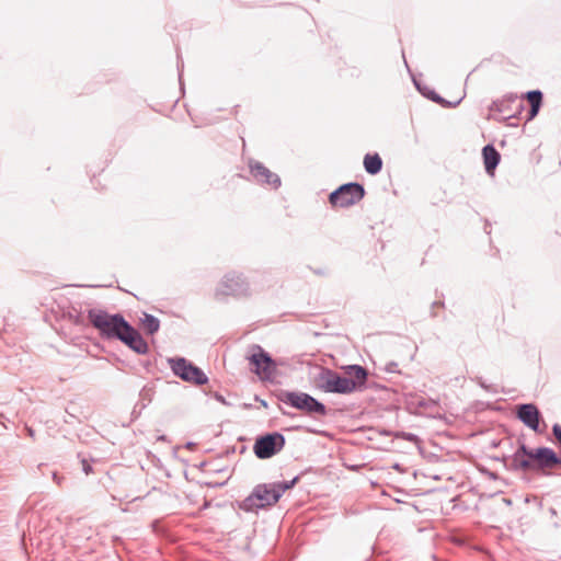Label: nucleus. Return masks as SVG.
Segmentation results:
<instances>
[{"label":"nucleus","mask_w":561,"mask_h":561,"mask_svg":"<svg viewBox=\"0 0 561 561\" xmlns=\"http://www.w3.org/2000/svg\"><path fill=\"white\" fill-rule=\"evenodd\" d=\"M345 376L329 368L321 367L314 377L317 389L325 393L350 394L367 388L368 370L362 365L343 367Z\"/></svg>","instance_id":"obj_1"},{"label":"nucleus","mask_w":561,"mask_h":561,"mask_svg":"<svg viewBox=\"0 0 561 561\" xmlns=\"http://www.w3.org/2000/svg\"><path fill=\"white\" fill-rule=\"evenodd\" d=\"M557 453L550 447L531 449L522 443L515 453L504 458L510 471H540L554 468Z\"/></svg>","instance_id":"obj_2"},{"label":"nucleus","mask_w":561,"mask_h":561,"mask_svg":"<svg viewBox=\"0 0 561 561\" xmlns=\"http://www.w3.org/2000/svg\"><path fill=\"white\" fill-rule=\"evenodd\" d=\"M88 320L100 335L106 340H119L129 322L121 313L110 314L103 309L88 310Z\"/></svg>","instance_id":"obj_3"},{"label":"nucleus","mask_w":561,"mask_h":561,"mask_svg":"<svg viewBox=\"0 0 561 561\" xmlns=\"http://www.w3.org/2000/svg\"><path fill=\"white\" fill-rule=\"evenodd\" d=\"M250 350L251 353L248 356V360L251 365V370L260 380L273 382L278 376V366H284L285 360L274 359L271 354L259 344H253Z\"/></svg>","instance_id":"obj_4"},{"label":"nucleus","mask_w":561,"mask_h":561,"mask_svg":"<svg viewBox=\"0 0 561 561\" xmlns=\"http://www.w3.org/2000/svg\"><path fill=\"white\" fill-rule=\"evenodd\" d=\"M276 398L278 401L309 415L325 416L329 412L325 404L307 392L280 390L276 393Z\"/></svg>","instance_id":"obj_5"},{"label":"nucleus","mask_w":561,"mask_h":561,"mask_svg":"<svg viewBox=\"0 0 561 561\" xmlns=\"http://www.w3.org/2000/svg\"><path fill=\"white\" fill-rule=\"evenodd\" d=\"M276 489L274 483H261L254 486L252 492L238 503L239 508L244 512H256L275 505L279 499L274 496Z\"/></svg>","instance_id":"obj_6"},{"label":"nucleus","mask_w":561,"mask_h":561,"mask_svg":"<svg viewBox=\"0 0 561 561\" xmlns=\"http://www.w3.org/2000/svg\"><path fill=\"white\" fill-rule=\"evenodd\" d=\"M168 364L172 373L185 382L203 386L208 382L206 374L185 357H170Z\"/></svg>","instance_id":"obj_7"},{"label":"nucleus","mask_w":561,"mask_h":561,"mask_svg":"<svg viewBox=\"0 0 561 561\" xmlns=\"http://www.w3.org/2000/svg\"><path fill=\"white\" fill-rule=\"evenodd\" d=\"M365 196L364 185L357 182L342 184L329 195L332 206L346 208L360 202Z\"/></svg>","instance_id":"obj_8"},{"label":"nucleus","mask_w":561,"mask_h":561,"mask_svg":"<svg viewBox=\"0 0 561 561\" xmlns=\"http://www.w3.org/2000/svg\"><path fill=\"white\" fill-rule=\"evenodd\" d=\"M249 283L242 276L234 272L226 274L220 283L217 285L215 290V298L221 300L226 296H248L249 295Z\"/></svg>","instance_id":"obj_9"},{"label":"nucleus","mask_w":561,"mask_h":561,"mask_svg":"<svg viewBox=\"0 0 561 561\" xmlns=\"http://www.w3.org/2000/svg\"><path fill=\"white\" fill-rule=\"evenodd\" d=\"M286 439L282 433L272 432L256 437L253 451L259 459H268L279 453L285 446Z\"/></svg>","instance_id":"obj_10"},{"label":"nucleus","mask_w":561,"mask_h":561,"mask_svg":"<svg viewBox=\"0 0 561 561\" xmlns=\"http://www.w3.org/2000/svg\"><path fill=\"white\" fill-rule=\"evenodd\" d=\"M248 165L250 173L256 183L271 186L274 190H277L280 186V178L266 168L262 162L250 159Z\"/></svg>","instance_id":"obj_11"},{"label":"nucleus","mask_w":561,"mask_h":561,"mask_svg":"<svg viewBox=\"0 0 561 561\" xmlns=\"http://www.w3.org/2000/svg\"><path fill=\"white\" fill-rule=\"evenodd\" d=\"M139 355H145L149 351L148 343L141 334L129 323L123 335L118 340Z\"/></svg>","instance_id":"obj_12"},{"label":"nucleus","mask_w":561,"mask_h":561,"mask_svg":"<svg viewBox=\"0 0 561 561\" xmlns=\"http://www.w3.org/2000/svg\"><path fill=\"white\" fill-rule=\"evenodd\" d=\"M516 416L527 427L535 432H539L541 414L534 403L519 404L517 407Z\"/></svg>","instance_id":"obj_13"},{"label":"nucleus","mask_w":561,"mask_h":561,"mask_svg":"<svg viewBox=\"0 0 561 561\" xmlns=\"http://www.w3.org/2000/svg\"><path fill=\"white\" fill-rule=\"evenodd\" d=\"M482 157L485 171L490 174L493 173L501 161L500 152L493 145L489 144L482 148Z\"/></svg>","instance_id":"obj_14"},{"label":"nucleus","mask_w":561,"mask_h":561,"mask_svg":"<svg viewBox=\"0 0 561 561\" xmlns=\"http://www.w3.org/2000/svg\"><path fill=\"white\" fill-rule=\"evenodd\" d=\"M365 171L370 175L378 174L382 169V160L378 153H367L364 157Z\"/></svg>","instance_id":"obj_15"},{"label":"nucleus","mask_w":561,"mask_h":561,"mask_svg":"<svg viewBox=\"0 0 561 561\" xmlns=\"http://www.w3.org/2000/svg\"><path fill=\"white\" fill-rule=\"evenodd\" d=\"M65 318H67L72 324L81 328H85L90 322L88 320V316L85 317L80 308L71 306L68 311L65 313Z\"/></svg>","instance_id":"obj_16"},{"label":"nucleus","mask_w":561,"mask_h":561,"mask_svg":"<svg viewBox=\"0 0 561 561\" xmlns=\"http://www.w3.org/2000/svg\"><path fill=\"white\" fill-rule=\"evenodd\" d=\"M508 103H516L518 112L524 108V104L520 100H518L517 95H508L507 99L495 101L491 105V110H495L500 113H506L508 111Z\"/></svg>","instance_id":"obj_17"},{"label":"nucleus","mask_w":561,"mask_h":561,"mask_svg":"<svg viewBox=\"0 0 561 561\" xmlns=\"http://www.w3.org/2000/svg\"><path fill=\"white\" fill-rule=\"evenodd\" d=\"M140 323L145 332L149 335H153L160 329V320L156 316L147 312H144L142 318H140Z\"/></svg>","instance_id":"obj_18"},{"label":"nucleus","mask_w":561,"mask_h":561,"mask_svg":"<svg viewBox=\"0 0 561 561\" xmlns=\"http://www.w3.org/2000/svg\"><path fill=\"white\" fill-rule=\"evenodd\" d=\"M299 479L300 477L296 476L289 481L273 482L276 489V494L274 496H278V499L280 500V497L287 490L294 488L298 483Z\"/></svg>","instance_id":"obj_19"},{"label":"nucleus","mask_w":561,"mask_h":561,"mask_svg":"<svg viewBox=\"0 0 561 561\" xmlns=\"http://www.w3.org/2000/svg\"><path fill=\"white\" fill-rule=\"evenodd\" d=\"M413 82L417 91L428 100L435 102L442 100V96L427 85H422L416 79L413 78Z\"/></svg>","instance_id":"obj_20"},{"label":"nucleus","mask_w":561,"mask_h":561,"mask_svg":"<svg viewBox=\"0 0 561 561\" xmlns=\"http://www.w3.org/2000/svg\"><path fill=\"white\" fill-rule=\"evenodd\" d=\"M542 92L540 90H531L526 93V99L529 102L530 106L533 105H541L542 103Z\"/></svg>","instance_id":"obj_21"},{"label":"nucleus","mask_w":561,"mask_h":561,"mask_svg":"<svg viewBox=\"0 0 561 561\" xmlns=\"http://www.w3.org/2000/svg\"><path fill=\"white\" fill-rule=\"evenodd\" d=\"M460 102H461V99H459L455 102H450V101H447L446 99H444L443 96H442V100L435 101V103L439 104L440 106H443L445 108L456 107L457 105H459Z\"/></svg>","instance_id":"obj_22"},{"label":"nucleus","mask_w":561,"mask_h":561,"mask_svg":"<svg viewBox=\"0 0 561 561\" xmlns=\"http://www.w3.org/2000/svg\"><path fill=\"white\" fill-rule=\"evenodd\" d=\"M417 407L424 408V409H432V408L437 407V402L435 400H433V399H428V400L421 399L417 402Z\"/></svg>","instance_id":"obj_23"},{"label":"nucleus","mask_w":561,"mask_h":561,"mask_svg":"<svg viewBox=\"0 0 561 561\" xmlns=\"http://www.w3.org/2000/svg\"><path fill=\"white\" fill-rule=\"evenodd\" d=\"M476 381L477 383L483 388L484 390L489 391V392H492V393H495L496 390L493 388V386L491 385H486L485 381L482 379V377H477L476 378Z\"/></svg>","instance_id":"obj_24"},{"label":"nucleus","mask_w":561,"mask_h":561,"mask_svg":"<svg viewBox=\"0 0 561 561\" xmlns=\"http://www.w3.org/2000/svg\"><path fill=\"white\" fill-rule=\"evenodd\" d=\"M552 434L554 438L557 439L559 446L561 447V425L556 423L552 426Z\"/></svg>","instance_id":"obj_25"},{"label":"nucleus","mask_w":561,"mask_h":561,"mask_svg":"<svg viewBox=\"0 0 561 561\" xmlns=\"http://www.w3.org/2000/svg\"><path fill=\"white\" fill-rule=\"evenodd\" d=\"M540 106L541 105H533V106H530V108L528 111L527 121H531V119H534L538 115Z\"/></svg>","instance_id":"obj_26"},{"label":"nucleus","mask_w":561,"mask_h":561,"mask_svg":"<svg viewBox=\"0 0 561 561\" xmlns=\"http://www.w3.org/2000/svg\"><path fill=\"white\" fill-rule=\"evenodd\" d=\"M385 370L387 373H399V370H398V363H396V362L387 363L386 366H385Z\"/></svg>","instance_id":"obj_27"},{"label":"nucleus","mask_w":561,"mask_h":561,"mask_svg":"<svg viewBox=\"0 0 561 561\" xmlns=\"http://www.w3.org/2000/svg\"><path fill=\"white\" fill-rule=\"evenodd\" d=\"M81 462L83 472L90 474L93 471L92 466L85 459H82Z\"/></svg>","instance_id":"obj_28"},{"label":"nucleus","mask_w":561,"mask_h":561,"mask_svg":"<svg viewBox=\"0 0 561 561\" xmlns=\"http://www.w3.org/2000/svg\"><path fill=\"white\" fill-rule=\"evenodd\" d=\"M402 437L408 440V442H416L417 440V436L413 433H402Z\"/></svg>","instance_id":"obj_29"},{"label":"nucleus","mask_w":561,"mask_h":561,"mask_svg":"<svg viewBox=\"0 0 561 561\" xmlns=\"http://www.w3.org/2000/svg\"><path fill=\"white\" fill-rule=\"evenodd\" d=\"M183 66V61L180 60V56L178 55V69H179V81L180 83L182 82V71H181V67Z\"/></svg>","instance_id":"obj_30"},{"label":"nucleus","mask_w":561,"mask_h":561,"mask_svg":"<svg viewBox=\"0 0 561 561\" xmlns=\"http://www.w3.org/2000/svg\"><path fill=\"white\" fill-rule=\"evenodd\" d=\"M53 480L60 485L64 478L59 477L57 472H53Z\"/></svg>","instance_id":"obj_31"},{"label":"nucleus","mask_w":561,"mask_h":561,"mask_svg":"<svg viewBox=\"0 0 561 561\" xmlns=\"http://www.w3.org/2000/svg\"><path fill=\"white\" fill-rule=\"evenodd\" d=\"M486 473H488L490 479H492V480H496L497 479V474L495 472L488 471Z\"/></svg>","instance_id":"obj_32"},{"label":"nucleus","mask_w":561,"mask_h":561,"mask_svg":"<svg viewBox=\"0 0 561 561\" xmlns=\"http://www.w3.org/2000/svg\"><path fill=\"white\" fill-rule=\"evenodd\" d=\"M215 398H216L219 402H222V403H225V402H226V401H225V399H224V397H222L221 394H219V393H216Z\"/></svg>","instance_id":"obj_33"},{"label":"nucleus","mask_w":561,"mask_h":561,"mask_svg":"<svg viewBox=\"0 0 561 561\" xmlns=\"http://www.w3.org/2000/svg\"><path fill=\"white\" fill-rule=\"evenodd\" d=\"M256 401H259V402L261 403V405H262V407H264V408H267V407H268V405H267V402H266L265 400H263V399H260V400H259V398L256 397Z\"/></svg>","instance_id":"obj_34"},{"label":"nucleus","mask_w":561,"mask_h":561,"mask_svg":"<svg viewBox=\"0 0 561 561\" xmlns=\"http://www.w3.org/2000/svg\"><path fill=\"white\" fill-rule=\"evenodd\" d=\"M2 420L9 421V419L4 415L3 412H0V423L4 424Z\"/></svg>","instance_id":"obj_35"},{"label":"nucleus","mask_w":561,"mask_h":561,"mask_svg":"<svg viewBox=\"0 0 561 561\" xmlns=\"http://www.w3.org/2000/svg\"><path fill=\"white\" fill-rule=\"evenodd\" d=\"M561 463V456L557 454V461L554 462V467Z\"/></svg>","instance_id":"obj_36"},{"label":"nucleus","mask_w":561,"mask_h":561,"mask_svg":"<svg viewBox=\"0 0 561 561\" xmlns=\"http://www.w3.org/2000/svg\"><path fill=\"white\" fill-rule=\"evenodd\" d=\"M194 446H195V444L191 443V442L186 444V448H188V449H192Z\"/></svg>","instance_id":"obj_37"},{"label":"nucleus","mask_w":561,"mask_h":561,"mask_svg":"<svg viewBox=\"0 0 561 561\" xmlns=\"http://www.w3.org/2000/svg\"><path fill=\"white\" fill-rule=\"evenodd\" d=\"M27 432H28V435H30V436H34V432H33V430H32V428H27Z\"/></svg>","instance_id":"obj_38"}]
</instances>
